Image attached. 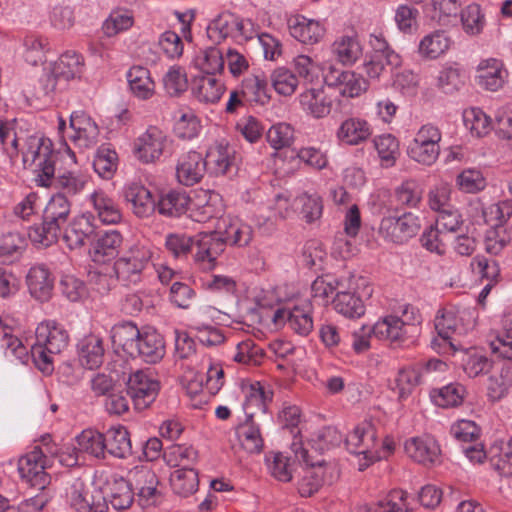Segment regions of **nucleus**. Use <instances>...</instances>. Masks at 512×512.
I'll return each mask as SVG.
<instances>
[{"label": "nucleus", "instance_id": "obj_1", "mask_svg": "<svg viewBox=\"0 0 512 512\" xmlns=\"http://www.w3.org/2000/svg\"><path fill=\"white\" fill-rule=\"evenodd\" d=\"M468 321L467 325L459 324L455 312L451 309H439L434 319V326L438 337L432 339L431 347L440 354H450L456 351H463L462 367L465 374L470 378L480 375V355L476 346H465L463 343H456L453 334L465 335L469 330L474 331L475 319L467 313L460 316V321Z\"/></svg>", "mask_w": 512, "mask_h": 512}, {"label": "nucleus", "instance_id": "obj_2", "mask_svg": "<svg viewBox=\"0 0 512 512\" xmlns=\"http://www.w3.org/2000/svg\"><path fill=\"white\" fill-rule=\"evenodd\" d=\"M70 213L71 203L68 198L64 194H54L46 204L42 223L29 230L30 240L43 247L56 243L68 223Z\"/></svg>", "mask_w": 512, "mask_h": 512}, {"label": "nucleus", "instance_id": "obj_3", "mask_svg": "<svg viewBox=\"0 0 512 512\" xmlns=\"http://www.w3.org/2000/svg\"><path fill=\"white\" fill-rule=\"evenodd\" d=\"M21 153L23 166L33 171L37 186L48 188L55 173L51 141L44 137L29 136Z\"/></svg>", "mask_w": 512, "mask_h": 512}, {"label": "nucleus", "instance_id": "obj_4", "mask_svg": "<svg viewBox=\"0 0 512 512\" xmlns=\"http://www.w3.org/2000/svg\"><path fill=\"white\" fill-rule=\"evenodd\" d=\"M152 246L144 242H135L114 262L117 280L124 286L136 285L143 279L144 271L153 258Z\"/></svg>", "mask_w": 512, "mask_h": 512}, {"label": "nucleus", "instance_id": "obj_5", "mask_svg": "<svg viewBox=\"0 0 512 512\" xmlns=\"http://www.w3.org/2000/svg\"><path fill=\"white\" fill-rule=\"evenodd\" d=\"M512 215V205L508 201L491 204L482 210V218L489 229L485 231V250L493 255L499 254L510 241L504 223Z\"/></svg>", "mask_w": 512, "mask_h": 512}, {"label": "nucleus", "instance_id": "obj_6", "mask_svg": "<svg viewBox=\"0 0 512 512\" xmlns=\"http://www.w3.org/2000/svg\"><path fill=\"white\" fill-rule=\"evenodd\" d=\"M1 347L6 357L15 358L22 364L27 363L31 358L35 366L44 374H50L54 370L53 356L57 353L48 352L46 349L48 347L37 340L31 346L29 353L19 338L5 332L1 339Z\"/></svg>", "mask_w": 512, "mask_h": 512}, {"label": "nucleus", "instance_id": "obj_7", "mask_svg": "<svg viewBox=\"0 0 512 512\" xmlns=\"http://www.w3.org/2000/svg\"><path fill=\"white\" fill-rule=\"evenodd\" d=\"M273 322L286 325L300 336H308L314 328L312 301L303 299L278 308L274 312Z\"/></svg>", "mask_w": 512, "mask_h": 512}, {"label": "nucleus", "instance_id": "obj_8", "mask_svg": "<svg viewBox=\"0 0 512 512\" xmlns=\"http://www.w3.org/2000/svg\"><path fill=\"white\" fill-rule=\"evenodd\" d=\"M441 138L438 127L432 124L421 126L408 146V156L422 165L431 166L439 157Z\"/></svg>", "mask_w": 512, "mask_h": 512}, {"label": "nucleus", "instance_id": "obj_9", "mask_svg": "<svg viewBox=\"0 0 512 512\" xmlns=\"http://www.w3.org/2000/svg\"><path fill=\"white\" fill-rule=\"evenodd\" d=\"M48 459L42 449L34 447L18 461V472L23 482L31 488L43 491L50 484L51 477L45 471Z\"/></svg>", "mask_w": 512, "mask_h": 512}, {"label": "nucleus", "instance_id": "obj_10", "mask_svg": "<svg viewBox=\"0 0 512 512\" xmlns=\"http://www.w3.org/2000/svg\"><path fill=\"white\" fill-rule=\"evenodd\" d=\"M291 451L295 459L307 467L304 475L298 482V491L302 497H310L316 493L324 483L323 479V461H313L310 458L309 451L304 447L302 441H294L291 444Z\"/></svg>", "mask_w": 512, "mask_h": 512}, {"label": "nucleus", "instance_id": "obj_11", "mask_svg": "<svg viewBox=\"0 0 512 512\" xmlns=\"http://www.w3.org/2000/svg\"><path fill=\"white\" fill-rule=\"evenodd\" d=\"M127 394L136 410L142 411L151 406L160 391V382L145 370L131 373L127 380Z\"/></svg>", "mask_w": 512, "mask_h": 512}, {"label": "nucleus", "instance_id": "obj_12", "mask_svg": "<svg viewBox=\"0 0 512 512\" xmlns=\"http://www.w3.org/2000/svg\"><path fill=\"white\" fill-rule=\"evenodd\" d=\"M420 227L419 217L408 212L399 217H383L378 233L386 242L403 244L414 237L420 230Z\"/></svg>", "mask_w": 512, "mask_h": 512}, {"label": "nucleus", "instance_id": "obj_13", "mask_svg": "<svg viewBox=\"0 0 512 512\" xmlns=\"http://www.w3.org/2000/svg\"><path fill=\"white\" fill-rule=\"evenodd\" d=\"M168 144L165 133L155 126L149 127L134 143V155L144 164L155 163Z\"/></svg>", "mask_w": 512, "mask_h": 512}, {"label": "nucleus", "instance_id": "obj_14", "mask_svg": "<svg viewBox=\"0 0 512 512\" xmlns=\"http://www.w3.org/2000/svg\"><path fill=\"white\" fill-rule=\"evenodd\" d=\"M204 161L206 170L214 176L231 175L237 169L236 150L224 140L208 149Z\"/></svg>", "mask_w": 512, "mask_h": 512}, {"label": "nucleus", "instance_id": "obj_15", "mask_svg": "<svg viewBox=\"0 0 512 512\" xmlns=\"http://www.w3.org/2000/svg\"><path fill=\"white\" fill-rule=\"evenodd\" d=\"M225 251L221 237L214 232L196 235L193 258L203 270H212L218 257Z\"/></svg>", "mask_w": 512, "mask_h": 512}, {"label": "nucleus", "instance_id": "obj_16", "mask_svg": "<svg viewBox=\"0 0 512 512\" xmlns=\"http://www.w3.org/2000/svg\"><path fill=\"white\" fill-rule=\"evenodd\" d=\"M215 233L221 237L225 248L226 245L246 247L253 238V229L250 225L229 215L218 220Z\"/></svg>", "mask_w": 512, "mask_h": 512}, {"label": "nucleus", "instance_id": "obj_17", "mask_svg": "<svg viewBox=\"0 0 512 512\" xmlns=\"http://www.w3.org/2000/svg\"><path fill=\"white\" fill-rule=\"evenodd\" d=\"M344 444L351 454L364 455L370 463V455L378 446L377 434L371 422L363 421L345 436Z\"/></svg>", "mask_w": 512, "mask_h": 512}, {"label": "nucleus", "instance_id": "obj_18", "mask_svg": "<svg viewBox=\"0 0 512 512\" xmlns=\"http://www.w3.org/2000/svg\"><path fill=\"white\" fill-rule=\"evenodd\" d=\"M405 452L415 462L430 467L440 463L441 449L435 438L429 435L406 440Z\"/></svg>", "mask_w": 512, "mask_h": 512}, {"label": "nucleus", "instance_id": "obj_19", "mask_svg": "<svg viewBox=\"0 0 512 512\" xmlns=\"http://www.w3.org/2000/svg\"><path fill=\"white\" fill-rule=\"evenodd\" d=\"M123 241V235L117 229L100 232L90 248L92 261L104 264L115 259L119 255Z\"/></svg>", "mask_w": 512, "mask_h": 512}, {"label": "nucleus", "instance_id": "obj_20", "mask_svg": "<svg viewBox=\"0 0 512 512\" xmlns=\"http://www.w3.org/2000/svg\"><path fill=\"white\" fill-rule=\"evenodd\" d=\"M100 491L104 494L106 503L109 502L117 511L128 509L133 503L132 483L121 476L114 474L108 477Z\"/></svg>", "mask_w": 512, "mask_h": 512}, {"label": "nucleus", "instance_id": "obj_21", "mask_svg": "<svg viewBox=\"0 0 512 512\" xmlns=\"http://www.w3.org/2000/svg\"><path fill=\"white\" fill-rule=\"evenodd\" d=\"M299 104L306 115L314 119L327 117L333 108V98L324 87L309 88L299 95Z\"/></svg>", "mask_w": 512, "mask_h": 512}, {"label": "nucleus", "instance_id": "obj_22", "mask_svg": "<svg viewBox=\"0 0 512 512\" xmlns=\"http://www.w3.org/2000/svg\"><path fill=\"white\" fill-rule=\"evenodd\" d=\"M70 127L74 134L71 136L75 145L80 148L95 146L99 138V128L96 122L84 111H74L70 115Z\"/></svg>", "mask_w": 512, "mask_h": 512}, {"label": "nucleus", "instance_id": "obj_23", "mask_svg": "<svg viewBox=\"0 0 512 512\" xmlns=\"http://www.w3.org/2000/svg\"><path fill=\"white\" fill-rule=\"evenodd\" d=\"M123 197L130 204L132 212L139 218H147L156 210V200L148 188L132 182L123 188Z\"/></svg>", "mask_w": 512, "mask_h": 512}, {"label": "nucleus", "instance_id": "obj_24", "mask_svg": "<svg viewBox=\"0 0 512 512\" xmlns=\"http://www.w3.org/2000/svg\"><path fill=\"white\" fill-rule=\"evenodd\" d=\"M95 232L94 216L87 212L77 215L62 230V239L70 249L80 248Z\"/></svg>", "mask_w": 512, "mask_h": 512}, {"label": "nucleus", "instance_id": "obj_25", "mask_svg": "<svg viewBox=\"0 0 512 512\" xmlns=\"http://www.w3.org/2000/svg\"><path fill=\"white\" fill-rule=\"evenodd\" d=\"M451 434L460 442L468 445L463 446V453L473 464L480 463V444L477 442L480 436V428L471 420L462 419L451 426Z\"/></svg>", "mask_w": 512, "mask_h": 512}, {"label": "nucleus", "instance_id": "obj_26", "mask_svg": "<svg viewBox=\"0 0 512 512\" xmlns=\"http://www.w3.org/2000/svg\"><path fill=\"white\" fill-rule=\"evenodd\" d=\"M205 171L207 170L202 155L196 151H189L178 159L176 178L184 186H193L201 181Z\"/></svg>", "mask_w": 512, "mask_h": 512}, {"label": "nucleus", "instance_id": "obj_27", "mask_svg": "<svg viewBox=\"0 0 512 512\" xmlns=\"http://www.w3.org/2000/svg\"><path fill=\"white\" fill-rule=\"evenodd\" d=\"M165 355V341L161 334L153 329H143L132 358H140L149 364H156Z\"/></svg>", "mask_w": 512, "mask_h": 512}, {"label": "nucleus", "instance_id": "obj_28", "mask_svg": "<svg viewBox=\"0 0 512 512\" xmlns=\"http://www.w3.org/2000/svg\"><path fill=\"white\" fill-rule=\"evenodd\" d=\"M370 332L378 340L388 342L393 347L404 345L410 337L403 323L398 320V315H388L378 320Z\"/></svg>", "mask_w": 512, "mask_h": 512}, {"label": "nucleus", "instance_id": "obj_29", "mask_svg": "<svg viewBox=\"0 0 512 512\" xmlns=\"http://www.w3.org/2000/svg\"><path fill=\"white\" fill-rule=\"evenodd\" d=\"M226 87L215 75H197L191 82L193 97L203 104H216L223 96Z\"/></svg>", "mask_w": 512, "mask_h": 512}, {"label": "nucleus", "instance_id": "obj_30", "mask_svg": "<svg viewBox=\"0 0 512 512\" xmlns=\"http://www.w3.org/2000/svg\"><path fill=\"white\" fill-rule=\"evenodd\" d=\"M35 337L38 342L48 347L50 353H61L69 342L66 329L54 320L41 322L36 328Z\"/></svg>", "mask_w": 512, "mask_h": 512}, {"label": "nucleus", "instance_id": "obj_31", "mask_svg": "<svg viewBox=\"0 0 512 512\" xmlns=\"http://www.w3.org/2000/svg\"><path fill=\"white\" fill-rule=\"evenodd\" d=\"M289 32L293 38L303 44L318 43L325 34V28L319 21L296 15L288 20Z\"/></svg>", "mask_w": 512, "mask_h": 512}, {"label": "nucleus", "instance_id": "obj_32", "mask_svg": "<svg viewBox=\"0 0 512 512\" xmlns=\"http://www.w3.org/2000/svg\"><path fill=\"white\" fill-rule=\"evenodd\" d=\"M372 128L370 124L359 117H349L341 122L336 131V137L339 142L349 145H359L370 138Z\"/></svg>", "mask_w": 512, "mask_h": 512}, {"label": "nucleus", "instance_id": "obj_33", "mask_svg": "<svg viewBox=\"0 0 512 512\" xmlns=\"http://www.w3.org/2000/svg\"><path fill=\"white\" fill-rule=\"evenodd\" d=\"M80 364L87 369L98 368L104 359L103 339L96 334L85 335L77 343Z\"/></svg>", "mask_w": 512, "mask_h": 512}, {"label": "nucleus", "instance_id": "obj_34", "mask_svg": "<svg viewBox=\"0 0 512 512\" xmlns=\"http://www.w3.org/2000/svg\"><path fill=\"white\" fill-rule=\"evenodd\" d=\"M142 330L131 321L116 324L111 330V341L116 353L123 352L132 357Z\"/></svg>", "mask_w": 512, "mask_h": 512}, {"label": "nucleus", "instance_id": "obj_35", "mask_svg": "<svg viewBox=\"0 0 512 512\" xmlns=\"http://www.w3.org/2000/svg\"><path fill=\"white\" fill-rule=\"evenodd\" d=\"M99 221L105 225H116L123 215L118 203L103 190H96L89 196Z\"/></svg>", "mask_w": 512, "mask_h": 512}, {"label": "nucleus", "instance_id": "obj_36", "mask_svg": "<svg viewBox=\"0 0 512 512\" xmlns=\"http://www.w3.org/2000/svg\"><path fill=\"white\" fill-rule=\"evenodd\" d=\"M26 278L27 286L32 297L42 302L47 301L51 297L54 280L45 265L38 264L32 266Z\"/></svg>", "mask_w": 512, "mask_h": 512}, {"label": "nucleus", "instance_id": "obj_37", "mask_svg": "<svg viewBox=\"0 0 512 512\" xmlns=\"http://www.w3.org/2000/svg\"><path fill=\"white\" fill-rule=\"evenodd\" d=\"M331 51L339 63L351 66L362 57L363 47L357 34L353 33L338 36L331 46Z\"/></svg>", "mask_w": 512, "mask_h": 512}, {"label": "nucleus", "instance_id": "obj_38", "mask_svg": "<svg viewBox=\"0 0 512 512\" xmlns=\"http://www.w3.org/2000/svg\"><path fill=\"white\" fill-rule=\"evenodd\" d=\"M90 183L89 175L82 172L66 171L58 176L55 173L48 187L58 190L56 194H64L66 198L82 194Z\"/></svg>", "mask_w": 512, "mask_h": 512}, {"label": "nucleus", "instance_id": "obj_39", "mask_svg": "<svg viewBox=\"0 0 512 512\" xmlns=\"http://www.w3.org/2000/svg\"><path fill=\"white\" fill-rule=\"evenodd\" d=\"M130 476L137 490L139 500L143 505H149L150 501L154 499L157 494L158 477L155 472L145 466L136 467L130 472Z\"/></svg>", "mask_w": 512, "mask_h": 512}, {"label": "nucleus", "instance_id": "obj_40", "mask_svg": "<svg viewBox=\"0 0 512 512\" xmlns=\"http://www.w3.org/2000/svg\"><path fill=\"white\" fill-rule=\"evenodd\" d=\"M105 450L109 455L126 459L132 455V443L130 433L122 425L110 427L104 433Z\"/></svg>", "mask_w": 512, "mask_h": 512}, {"label": "nucleus", "instance_id": "obj_41", "mask_svg": "<svg viewBox=\"0 0 512 512\" xmlns=\"http://www.w3.org/2000/svg\"><path fill=\"white\" fill-rule=\"evenodd\" d=\"M243 409L246 417L253 418L257 411L267 412L268 404L272 401L273 392L266 390L259 382L243 387Z\"/></svg>", "mask_w": 512, "mask_h": 512}, {"label": "nucleus", "instance_id": "obj_42", "mask_svg": "<svg viewBox=\"0 0 512 512\" xmlns=\"http://www.w3.org/2000/svg\"><path fill=\"white\" fill-rule=\"evenodd\" d=\"M126 78L129 90L134 97L140 100H148L154 95L155 83L146 67H131L126 74Z\"/></svg>", "mask_w": 512, "mask_h": 512}, {"label": "nucleus", "instance_id": "obj_43", "mask_svg": "<svg viewBox=\"0 0 512 512\" xmlns=\"http://www.w3.org/2000/svg\"><path fill=\"white\" fill-rule=\"evenodd\" d=\"M452 44L449 34L444 30H435L426 34L419 42V55L428 60H434L445 54Z\"/></svg>", "mask_w": 512, "mask_h": 512}, {"label": "nucleus", "instance_id": "obj_44", "mask_svg": "<svg viewBox=\"0 0 512 512\" xmlns=\"http://www.w3.org/2000/svg\"><path fill=\"white\" fill-rule=\"evenodd\" d=\"M190 204V197L184 191L170 190L160 195L156 201V210L166 217H179L184 214Z\"/></svg>", "mask_w": 512, "mask_h": 512}, {"label": "nucleus", "instance_id": "obj_45", "mask_svg": "<svg viewBox=\"0 0 512 512\" xmlns=\"http://www.w3.org/2000/svg\"><path fill=\"white\" fill-rule=\"evenodd\" d=\"M0 150L5 156L4 165L13 167L20 152L14 121L0 120Z\"/></svg>", "mask_w": 512, "mask_h": 512}, {"label": "nucleus", "instance_id": "obj_46", "mask_svg": "<svg viewBox=\"0 0 512 512\" xmlns=\"http://www.w3.org/2000/svg\"><path fill=\"white\" fill-rule=\"evenodd\" d=\"M66 84L75 78H79L83 72V57L75 51H66L57 61L50 65Z\"/></svg>", "mask_w": 512, "mask_h": 512}, {"label": "nucleus", "instance_id": "obj_47", "mask_svg": "<svg viewBox=\"0 0 512 512\" xmlns=\"http://www.w3.org/2000/svg\"><path fill=\"white\" fill-rule=\"evenodd\" d=\"M240 90L245 100L265 105L270 101L268 82L264 74H255L245 77L241 83Z\"/></svg>", "mask_w": 512, "mask_h": 512}, {"label": "nucleus", "instance_id": "obj_48", "mask_svg": "<svg viewBox=\"0 0 512 512\" xmlns=\"http://www.w3.org/2000/svg\"><path fill=\"white\" fill-rule=\"evenodd\" d=\"M508 78V71L502 61L490 58L482 62V87L495 92L501 89Z\"/></svg>", "mask_w": 512, "mask_h": 512}, {"label": "nucleus", "instance_id": "obj_49", "mask_svg": "<svg viewBox=\"0 0 512 512\" xmlns=\"http://www.w3.org/2000/svg\"><path fill=\"white\" fill-rule=\"evenodd\" d=\"M27 246V241L19 232L0 235V263L12 264L19 260Z\"/></svg>", "mask_w": 512, "mask_h": 512}, {"label": "nucleus", "instance_id": "obj_50", "mask_svg": "<svg viewBox=\"0 0 512 512\" xmlns=\"http://www.w3.org/2000/svg\"><path fill=\"white\" fill-rule=\"evenodd\" d=\"M334 310L346 318H360L365 313L361 297L350 291H338L333 298Z\"/></svg>", "mask_w": 512, "mask_h": 512}, {"label": "nucleus", "instance_id": "obj_51", "mask_svg": "<svg viewBox=\"0 0 512 512\" xmlns=\"http://www.w3.org/2000/svg\"><path fill=\"white\" fill-rule=\"evenodd\" d=\"M170 483L176 494L187 497L198 489V473L194 468H178L171 473Z\"/></svg>", "mask_w": 512, "mask_h": 512}, {"label": "nucleus", "instance_id": "obj_52", "mask_svg": "<svg viewBox=\"0 0 512 512\" xmlns=\"http://www.w3.org/2000/svg\"><path fill=\"white\" fill-rule=\"evenodd\" d=\"M118 167V155L109 146L101 145L95 152L93 169L99 177L105 180L111 179Z\"/></svg>", "mask_w": 512, "mask_h": 512}, {"label": "nucleus", "instance_id": "obj_53", "mask_svg": "<svg viewBox=\"0 0 512 512\" xmlns=\"http://www.w3.org/2000/svg\"><path fill=\"white\" fill-rule=\"evenodd\" d=\"M464 387L457 383H450L441 388L430 391L431 401L442 408L459 406L464 399Z\"/></svg>", "mask_w": 512, "mask_h": 512}, {"label": "nucleus", "instance_id": "obj_54", "mask_svg": "<svg viewBox=\"0 0 512 512\" xmlns=\"http://www.w3.org/2000/svg\"><path fill=\"white\" fill-rule=\"evenodd\" d=\"M237 434L245 450L250 453L261 452L264 441L260 427L253 418L246 417L245 421L238 426Z\"/></svg>", "mask_w": 512, "mask_h": 512}, {"label": "nucleus", "instance_id": "obj_55", "mask_svg": "<svg viewBox=\"0 0 512 512\" xmlns=\"http://www.w3.org/2000/svg\"><path fill=\"white\" fill-rule=\"evenodd\" d=\"M236 14L223 12L213 19L207 26L206 33L208 38L214 43L219 44L227 37L233 35V27Z\"/></svg>", "mask_w": 512, "mask_h": 512}, {"label": "nucleus", "instance_id": "obj_56", "mask_svg": "<svg viewBox=\"0 0 512 512\" xmlns=\"http://www.w3.org/2000/svg\"><path fill=\"white\" fill-rule=\"evenodd\" d=\"M76 442L80 451L87 452L99 459L105 458L106 446L103 433L92 429L83 430L76 437Z\"/></svg>", "mask_w": 512, "mask_h": 512}, {"label": "nucleus", "instance_id": "obj_57", "mask_svg": "<svg viewBox=\"0 0 512 512\" xmlns=\"http://www.w3.org/2000/svg\"><path fill=\"white\" fill-rule=\"evenodd\" d=\"M134 24L133 13L127 9H114L103 22L102 30L107 37H113L130 29Z\"/></svg>", "mask_w": 512, "mask_h": 512}, {"label": "nucleus", "instance_id": "obj_58", "mask_svg": "<svg viewBox=\"0 0 512 512\" xmlns=\"http://www.w3.org/2000/svg\"><path fill=\"white\" fill-rule=\"evenodd\" d=\"M195 64L203 75H215L224 69V55L215 46L207 47L196 57Z\"/></svg>", "mask_w": 512, "mask_h": 512}, {"label": "nucleus", "instance_id": "obj_59", "mask_svg": "<svg viewBox=\"0 0 512 512\" xmlns=\"http://www.w3.org/2000/svg\"><path fill=\"white\" fill-rule=\"evenodd\" d=\"M39 87L35 91V97L53 99L54 95L64 91L68 84L63 79L56 75V72L51 68L44 70V73L39 78Z\"/></svg>", "mask_w": 512, "mask_h": 512}, {"label": "nucleus", "instance_id": "obj_60", "mask_svg": "<svg viewBox=\"0 0 512 512\" xmlns=\"http://www.w3.org/2000/svg\"><path fill=\"white\" fill-rule=\"evenodd\" d=\"M374 146L381 159L382 166L391 167L399 156V142L392 134H383L374 138Z\"/></svg>", "mask_w": 512, "mask_h": 512}, {"label": "nucleus", "instance_id": "obj_61", "mask_svg": "<svg viewBox=\"0 0 512 512\" xmlns=\"http://www.w3.org/2000/svg\"><path fill=\"white\" fill-rule=\"evenodd\" d=\"M196 236L186 233H170L166 236L165 246L173 257L186 258L194 251Z\"/></svg>", "mask_w": 512, "mask_h": 512}, {"label": "nucleus", "instance_id": "obj_62", "mask_svg": "<svg viewBox=\"0 0 512 512\" xmlns=\"http://www.w3.org/2000/svg\"><path fill=\"white\" fill-rule=\"evenodd\" d=\"M270 79L274 90L283 96L292 95L299 84L297 76L286 67L275 69Z\"/></svg>", "mask_w": 512, "mask_h": 512}, {"label": "nucleus", "instance_id": "obj_63", "mask_svg": "<svg viewBox=\"0 0 512 512\" xmlns=\"http://www.w3.org/2000/svg\"><path fill=\"white\" fill-rule=\"evenodd\" d=\"M265 461L274 478L282 482H289L292 479V464L289 457L281 452H271L266 455Z\"/></svg>", "mask_w": 512, "mask_h": 512}, {"label": "nucleus", "instance_id": "obj_64", "mask_svg": "<svg viewBox=\"0 0 512 512\" xmlns=\"http://www.w3.org/2000/svg\"><path fill=\"white\" fill-rule=\"evenodd\" d=\"M267 141L275 150L289 147L294 141V128L285 122L274 124L267 132Z\"/></svg>", "mask_w": 512, "mask_h": 512}]
</instances>
